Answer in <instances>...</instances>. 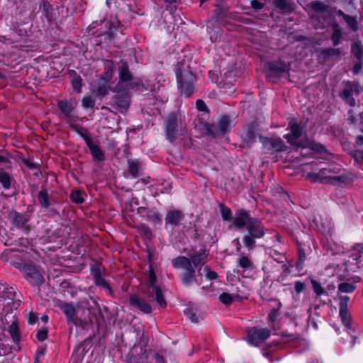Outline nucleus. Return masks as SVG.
Returning a JSON list of instances; mask_svg holds the SVG:
<instances>
[{
    "label": "nucleus",
    "mask_w": 363,
    "mask_h": 363,
    "mask_svg": "<svg viewBox=\"0 0 363 363\" xmlns=\"http://www.w3.org/2000/svg\"><path fill=\"white\" fill-rule=\"evenodd\" d=\"M233 225L237 229L245 227L247 233L242 237L244 246L248 251H252L256 247V240L263 238L265 229L262 222L251 217L249 213L244 209H239L233 218Z\"/></svg>",
    "instance_id": "nucleus-1"
},
{
    "label": "nucleus",
    "mask_w": 363,
    "mask_h": 363,
    "mask_svg": "<svg viewBox=\"0 0 363 363\" xmlns=\"http://www.w3.org/2000/svg\"><path fill=\"white\" fill-rule=\"evenodd\" d=\"M312 169L318 172H308L307 179L313 182H320L337 185L340 184H350L354 179V174L351 172L342 173V166L336 163L325 164L324 167H316V163L311 164Z\"/></svg>",
    "instance_id": "nucleus-2"
},
{
    "label": "nucleus",
    "mask_w": 363,
    "mask_h": 363,
    "mask_svg": "<svg viewBox=\"0 0 363 363\" xmlns=\"http://www.w3.org/2000/svg\"><path fill=\"white\" fill-rule=\"evenodd\" d=\"M340 91V98L350 106L356 105V98L363 91V87L357 81H343Z\"/></svg>",
    "instance_id": "nucleus-3"
},
{
    "label": "nucleus",
    "mask_w": 363,
    "mask_h": 363,
    "mask_svg": "<svg viewBox=\"0 0 363 363\" xmlns=\"http://www.w3.org/2000/svg\"><path fill=\"white\" fill-rule=\"evenodd\" d=\"M177 78L182 94L189 96L194 92L196 77L191 71L189 69L179 70L177 73Z\"/></svg>",
    "instance_id": "nucleus-4"
},
{
    "label": "nucleus",
    "mask_w": 363,
    "mask_h": 363,
    "mask_svg": "<svg viewBox=\"0 0 363 363\" xmlns=\"http://www.w3.org/2000/svg\"><path fill=\"white\" fill-rule=\"evenodd\" d=\"M18 268L32 286H41L44 284L45 279L35 266L28 263L18 264Z\"/></svg>",
    "instance_id": "nucleus-5"
},
{
    "label": "nucleus",
    "mask_w": 363,
    "mask_h": 363,
    "mask_svg": "<svg viewBox=\"0 0 363 363\" xmlns=\"http://www.w3.org/2000/svg\"><path fill=\"white\" fill-rule=\"evenodd\" d=\"M287 129L289 130L290 132L284 136L287 142L291 145L297 147L301 146V143L298 141V140L301 138L303 134V123L295 119H291L289 122Z\"/></svg>",
    "instance_id": "nucleus-6"
},
{
    "label": "nucleus",
    "mask_w": 363,
    "mask_h": 363,
    "mask_svg": "<svg viewBox=\"0 0 363 363\" xmlns=\"http://www.w3.org/2000/svg\"><path fill=\"white\" fill-rule=\"evenodd\" d=\"M156 281L157 278L155 273L150 271L149 274V286L147 290V297L156 301L161 307H165L167 303L160 289L155 285Z\"/></svg>",
    "instance_id": "nucleus-7"
},
{
    "label": "nucleus",
    "mask_w": 363,
    "mask_h": 363,
    "mask_svg": "<svg viewBox=\"0 0 363 363\" xmlns=\"http://www.w3.org/2000/svg\"><path fill=\"white\" fill-rule=\"evenodd\" d=\"M270 336V330L267 328L252 327L247 331V340L254 346H258Z\"/></svg>",
    "instance_id": "nucleus-8"
},
{
    "label": "nucleus",
    "mask_w": 363,
    "mask_h": 363,
    "mask_svg": "<svg viewBox=\"0 0 363 363\" xmlns=\"http://www.w3.org/2000/svg\"><path fill=\"white\" fill-rule=\"evenodd\" d=\"M164 129L166 138L170 143H174L177 138L178 120L175 113H170L164 122Z\"/></svg>",
    "instance_id": "nucleus-9"
},
{
    "label": "nucleus",
    "mask_w": 363,
    "mask_h": 363,
    "mask_svg": "<svg viewBox=\"0 0 363 363\" xmlns=\"http://www.w3.org/2000/svg\"><path fill=\"white\" fill-rule=\"evenodd\" d=\"M264 148L272 152H282L286 150V145L280 138H260Z\"/></svg>",
    "instance_id": "nucleus-10"
},
{
    "label": "nucleus",
    "mask_w": 363,
    "mask_h": 363,
    "mask_svg": "<svg viewBox=\"0 0 363 363\" xmlns=\"http://www.w3.org/2000/svg\"><path fill=\"white\" fill-rule=\"evenodd\" d=\"M184 218L185 215L182 211L179 209L171 208L167 211L165 216V226H179L182 225Z\"/></svg>",
    "instance_id": "nucleus-11"
},
{
    "label": "nucleus",
    "mask_w": 363,
    "mask_h": 363,
    "mask_svg": "<svg viewBox=\"0 0 363 363\" xmlns=\"http://www.w3.org/2000/svg\"><path fill=\"white\" fill-rule=\"evenodd\" d=\"M57 106L60 110L61 113L64 115L65 118L68 122H76L77 117L72 113L75 108L76 104L67 101H59Z\"/></svg>",
    "instance_id": "nucleus-12"
},
{
    "label": "nucleus",
    "mask_w": 363,
    "mask_h": 363,
    "mask_svg": "<svg viewBox=\"0 0 363 363\" xmlns=\"http://www.w3.org/2000/svg\"><path fill=\"white\" fill-rule=\"evenodd\" d=\"M340 300V310L339 313L341 317L342 323L347 328L351 325V317L348 312V303L350 301V297L348 296H341L339 297Z\"/></svg>",
    "instance_id": "nucleus-13"
},
{
    "label": "nucleus",
    "mask_w": 363,
    "mask_h": 363,
    "mask_svg": "<svg viewBox=\"0 0 363 363\" xmlns=\"http://www.w3.org/2000/svg\"><path fill=\"white\" fill-rule=\"evenodd\" d=\"M148 359L147 350L143 347H133L128 355L129 363H145Z\"/></svg>",
    "instance_id": "nucleus-14"
},
{
    "label": "nucleus",
    "mask_w": 363,
    "mask_h": 363,
    "mask_svg": "<svg viewBox=\"0 0 363 363\" xmlns=\"http://www.w3.org/2000/svg\"><path fill=\"white\" fill-rule=\"evenodd\" d=\"M129 302L132 306L139 309L145 313H150L152 311L151 306L148 303L144 300L140 299L136 295H131L129 299Z\"/></svg>",
    "instance_id": "nucleus-15"
},
{
    "label": "nucleus",
    "mask_w": 363,
    "mask_h": 363,
    "mask_svg": "<svg viewBox=\"0 0 363 363\" xmlns=\"http://www.w3.org/2000/svg\"><path fill=\"white\" fill-rule=\"evenodd\" d=\"M172 264L174 268L182 269L185 272L194 269L189 257L182 255L172 259Z\"/></svg>",
    "instance_id": "nucleus-16"
},
{
    "label": "nucleus",
    "mask_w": 363,
    "mask_h": 363,
    "mask_svg": "<svg viewBox=\"0 0 363 363\" xmlns=\"http://www.w3.org/2000/svg\"><path fill=\"white\" fill-rule=\"evenodd\" d=\"M230 123L231 121L229 116L226 115L222 116L218 121L217 126L213 127L215 130L213 131L212 134L216 135L218 130L220 135H225L229 132L230 129Z\"/></svg>",
    "instance_id": "nucleus-17"
},
{
    "label": "nucleus",
    "mask_w": 363,
    "mask_h": 363,
    "mask_svg": "<svg viewBox=\"0 0 363 363\" xmlns=\"http://www.w3.org/2000/svg\"><path fill=\"white\" fill-rule=\"evenodd\" d=\"M118 77L119 81L125 83L131 82L134 79L133 75L129 70L127 63L124 61H121L118 66Z\"/></svg>",
    "instance_id": "nucleus-18"
},
{
    "label": "nucleus",
    "mask_w": 363,
    "mask_h": 363,
    "mask_svg": "<svg viewBox=\"0 0 363 363\" xmlns=\"http://www.w3.org/2000/svg\"><path fill=\"white\" fill-rule=\"evenodd\" d=\"M12 223L18 228H23L28 222V218L17 211H11L9 214Z\"/></svg>",
    "instance_id": "nucleus-19"
},
{
    "label": "nucleus",
    "mask_w": 363,
    "mask_h": 363,
    "mask_svg": "<svg viewBox=\"0 0 363 363\" xmlns=\"http://www.w3.org/2000/svg\"><path fill=\"white\" fill-rule=\"evenodd\" d=\"M268 68L269 71L277 77H281L289 71V66L283 61L269 63Z\"/></svg>",
    "instance_id": "nucleus-20"
},
{
    "label": "nucleus",
    "mask_w": 363,
    "mask_h": 363,
    "mask_svg": "<svg viewBox=\"0 0 363 363\" xmlns=\"http://www.w3.org/2000/svg\"><path fill=\"white\" fill-rule=\"evenodd\" d=\"M38 200L41 207L46 209L50 208L54 203L48 191L43 187L38 194Z\"/></svg>",
    "instance_id": "nucleus-21"
},
{
    "label": "nucleus",
    "mask_w": 363,
    "mask_h": 363,
    "mask_svg": "<svg viewBox=\"0 0 363 363\" xmlns=\"http://www.w3.org/2000/svg\"><path fill=\"white\" fill-rule=\"evenodd\" d=\"M57 306H59L65 314L68 322H72L74 324H77L75 320L74 319L75 308L72 304L63 303L59 301Z\"/></svg>",
    "instance_id": "nucleus-22"
},
{
    "label": "nucleus",
    "mask_w": 363,
    "mask_h": 363,
    "mask_svg": "<svg viewBox=\"0 0 363 363\" xmlns=\"http://www.w3.org/2000/svg\"><path fill=\"white\" fill-rule=\"evenodd\" d=\"M104 72L100 76V79L106 83L111 81L113 77L114 64L112 60H106L104 61Z\"/></svg>",
    "instance_id": "nucleus-23"
},
{
    "label": "nucleus",
    "mask_w": 363,
    "mask_h": 363,
    "mask_svg": "<svg viewBox=\"0 0 363 363\" xmlns=\"http://www.w3.org/2000/svg\"><path fill=\"white\" fill-rule=\"evenodd\" d=\"M354 260V270L363 265V245L358 244L354 247V254L351 256Z\"/></svg>",
    "instance_id": "nucleus-24"
},
{
    "label": "nucleus",
    "mask_w": 363,
    "mask_h": 363,
    "mask_svg": "<svg viewBox=\"0 0 363 363\" xmlns=\"http://www.w3.org/2000/svg\"><path fill=\"white\" fill-rule=\"evenodd\" d=\"M86 145L91 152L93 159L95 161L103 162L105 160L106 157L104 152L101 150L99 145L94 143L93 140Z\"/></svg>",
    "instance_id": "nucleus-25"
},
{
    "label": "nucleus",
    "mask_w": 363,
    "mask_h": 363,
    "mask_svg": "<svg viewBox=\"0 0 363 363\" xmlns=\"http://www.w3.org/2000/svg\"><path fill=\"white\" fill-rule=\"evenodd\" d=\"M69 127L75 131L77 134H79L85 141L86 144L90 143L92 140L89 135V133L86 128L80 126L78 124H76L75 122H68Z\"/></svg>",
    "instance_id": "nucleus-26"
},
{
    "label": "nucleus",
    "mask_w": 363,
    "mask_h": 363,
    "mask_svg": "<svg viewBox=\"0 0 363 363\" xmlns=\"http://www.w3.org/2000/svg\"><path fill=\"white\" fill-rule=\"evenodd\" d=\"M207 255L205 251L199 252V253L189 256L191 264L194 267L203 265L206 262Z\"/></svg>",
    "instance_id": "nucleus-27"
},
{
    "label": "nucleus",
    "mask_w": 363,
    "mask_h": 363,
    "mask_svg": "<svg viewBox=\"0 0 363 363\" xmlns=\"http://www.w3.org/2000/svg\"><path fill=\"white\" fill-rule=\"evenodd\" d=\"M340 48H328L323 50L320 52V56L323 60H328L334 58H338L340 55Z\"/></svg>",
    "instance_id": "nucleus-28"
},
{
    "label": "nucleus",
    "mask_w": 363,
    "mask_h": 363,
    "mask_svg": "<svg viewBox=\"0 0 363 363\" xmlns=\"http://www.w3.org/2000/svg\"><path fill=\"white\" fill-rule=\"evenodd\" d=\"M110 89L109 86L105 82L104 84H99L93 86L91 87V93L98 97L104 96L108 94Z\"/></svg>",
    "instance_id": "nucleus-29"
},
{
    "label": "nucleus",
    "mask_w": 363,
    "mask_h": 363,
    "mask_svg": "<svg viewBox=\"0 0 363 363\" xmlns=\"http://www.w3.org/2000/svg\"><path fill=\"white\" fill-rule=\"evenodd\" d=\"M181 279L185 286H190L192 282L197 283V279L195 275V269H193L189 271L184 272L181 274Z\"/></svg>",
    "instance_id": "nucleus-30"
},
{
    "label": "nucleus",
    "mask_w": 363,
    "mask_h": 363,
    "mask_svg": "<svg viewBox=\"0 0 363 363\" xmlns=\"http://www.w3.org/2000/svg\"><path fill=\"white\" fill-rule=\"evenodd\" d=\"M128 173L132 177L136 178L139 176L141 166L138 160H128Z\"/></svg>",
    "instance_id": "nucleus-31"
},
{
    "label": "nucleus",
    "mask_w": 363,
    "mask_h": 363,
    "mask_svg": "<svg viewBox=\"0 0 363 363\" xmlns=\"http://www.w3.org/2000/svg\"><path fill=\"white\" fill-rule=\"evenodd\" d=\"M333 33L331 40L334 45H337L342 40V30L337 23L332 25Z\"/></svg>",
    "instance_id": "nucleus-32"
},
{
    "label": "nucleus",
    "mask_w": 363,
    "mask_h": 363,
    "mask_svg": "<svg viewBox=\"0 0 363 363\" xmlns=\"http://www.w3.org/2000/svg\"><path fill=\"white\" fill-rule=\"evenodd\" d=\"M115 102L119 108L127 110L130 105L129 97L127 94L117 95L115 97Z\"/></svg>",
    "instance_id": "nucleus-33"
},
{
    "label": "nucleus",
    "mask_w": 363,
    "mask_h": 363,
    "mask_svg": "<svg viewBox=\"0 0 363 363\" xmlns=\"http://www.w3.org/2000/svg\"><path fill=\"white\" fill-rule=\"evenodd\" d=\"M351 52L359 61L362 60L363 57V48L360 41L357 40L353 43L351 47Z\"/></svg>",
    "instance_id": "nucleus-34"
},
{
    "label": "nucleus",
    "mask_w": 363,
    "mask_h": 363,
    "mask_svg": "<svg viewBox=\"0 0 363 363\" xmlns=\"http://www.w3.org/2000/svg\"><path fill=\"white\" fill-rule=\"evenodd\" d=\"M274 6L281 11L289 12L293 10L292 5L289 0H275Z\"/></svg>",
    "instance_id": "nucleus-35"
},
{
    "label": "nucleus",
    "mask_w": 363,
    "mask_h": 363,
    "mask_svg": "<svg viewBox=\"0 0 363 363\" xmlns=\"http://www.w3.org/2000/svg\"><path fill=\"white\" fill-rule=\"evenodd\" d=\"M333 17L332 16V14L330 13V16H323L321 13H318L316 16H314L312 19L315 20L317 19L318 21H320V19H323L324 22L323 23H318L317 24H315V26L316 28H325L327 25L330 24L331 21L333 20Z\"/></svg>",
    "instance_id": "nucleus-36"
},
{
    "label": "nucleus",
    "mask_w": 363,
    "mask_h": 363,
    "mask_svg": "<svg viewBox=\"0 0 363 363\" xmlns=\"http://www.w3.org/2000/svg\"><path fill=\"white\" fill-rule=\"evenodd\" d=\"M11 177L10 174L6 172L3 169L0 168V184L6 189L11 187Z\"/></svg>",
    "instance_id": "nucleus-37"
},
{
    "label": "nucleus",
    "mask_w": 363,
    "mask_h": 363,
    "mask_svg": "<svg viewBox=\"0 0 363 363\" xmlns=\"http://www.w3.org/2000/svg\"><path fill=\"white\" fill-rule=\"evenodd\" d=\"M9 332L14 342H18L20 341L19 329L18 324L16 322L11 323V324L9 326Z\"/></svg>",
    "instance_id": "nucleus-38"
},
{
    "label": "nucleus",
    "mask_w": 363,
    "mask_h": 363,
    "mask_svg": "<svg viewBox=\"0 0 363 363\" xmlns=\"http://www.w3.org/2000/svg\"><path fill=\"white\" fill-rule=\"evenodd\" d=\"M356 289V286L354 284L347 282H342L338 284V291L341 293H352Z\"/></svg>",
    "instance_id": "nucleus-39"
},
{
    "label": "nucleus",
    "mask_w": 363,
    "mask_h": 363,
    "mask_svg": "<svg viewBox=\"0 0 363 363\" xmlns=\"http://www.w3.org/2000/svg\"><path fill=\"white\" fill-rule=\"evenodd\" d=\"M313 8L315 11L321 13L323 16H330V12L328 10V7L321 2H314L313 4Z\"/></svg>",
    "instance_id": "nucleus-40"
},
{
    "label": "nucleus",
    "mask_w": 363,
    "mask_h": 363,
    "mask_svg": "<svg viewBox=\"0 0 363 363\" xmlns=\"http://www.w3.org/2000/svg\"><path fill=\"white\" fill-rule=\"evenodd\" d=\"M219 208L222 218L224 220H231L233 219L232 211L228 207L222 203H220Z\"/></svg>",
    "instance_id": "nucleus-41"
},
{
    "label": "nucleus",
    "mask_w": 363,
    "mask_h": 363,
    "mask_svg": "<svg viewBox=\"0 0 363 363\" xmlns=\"http://www.w3.org/2000/svg\"><path fill=\"white\" fill-rule=\"evenodd\" d=\"M238 265L245 270L253 269V263L247 256H242L239 259Z\"/></svg>",
    "instance_id": "nucleus-42"
},
{
    "label": "nucleus",
    "mask_w": 363,
    "mask_h": 363,
    "mask_svg": "<svg viewBox=\"0 0 363 363\" xmlns=\"http://www.w3.org/2000/svg\"><path fill=\"white\" fill-rule=\"evenodd\" d=\"M237 295L230 294L225 292L222 293L219 296L220 301L225 304V305H230L233 303V301L235 300V298H237Z\"/></svg>",
    "instance_id": "nucleus-43"
},
{
    "label": "nucleus",
    "mask_w": 363,
    "mask_h": 363,
    "mask_svg": "<svg viewBox=\"0 0 363 363\" xmlns=\"http://www.w3.org/2000/svg\"><path fill=\"white\" fill-rule=\"evenodd\" d=\"M147 218L148 220L152 221L155 224L161 223L162 222L161 215L154 210H150L147 212Z\"/></svg>",
    "instance_id": "nucleus-44"
},
{
    "label": "nucleus",
    "mask_w": 363,
    "mask_h": 363,
    "mask_svg": "<svg viewBox=\"0 0 363 363\" xmlns=\"http://www.w3.org/2000/svg\"><path fill=\"white\" fill-rule=\"evenodd\" d=\"M70 199L75 203H82L84 201L83 194L79 190L73 191L70 194Z\"/></svg>",
    "instance_id": "nucleus-45"
},
{
    "label": "nucleus",
    "mask_w": 363,
    "mask_h": 363,
    "mask_svg": "<svg viewBox=\"0 0 363 363\" xmlns=\"http://www.w3.org/2000/svg\"><path fill=\"white\" fill-rule=\"evenodd\" d=\"M345 22L347 24V26L352 30L353 31H357L358 30V23L356 18L350 15L345 16Z\"/></svg>",
    "instance_id": "nucleus-46"
},
{
    "label": "nucleus",
    "mask_w": 363,
    "mask_h": 363,
    "mask_svg": "<svg viewBox=\"0 0 363 363\" xmlns=\"http://www.w3.org/2000/svg\"><path fill=\"white\" fill-rule=\"evenodd\" d=\"M82 105L84 108H93L95 105V99L90 96H84L82 100Z\"/></svg>",
    "instance_id": "nucleus-47"
},
{
    "label": "nucleus",
    "mask_w": 363,
    "mask_h": 363,
    "mask_svg": "<svg viewBox=\"0 0 363 363\" xmlns=\"http://www.w3.org/2000/svg\"><path fill=\"white\" fill-rule=\"evenodd\" d=\"M94 284L96 286H99L103 287L104 289H106L109 292L111 291V289L110 286L108 285V282L102 277H98L97 279H94Z\"/></svg>",
    "instance_id": "nucleus-48"
},
{
    "label": "nucleus",
    "mask_w": 363,
    "mask_h": 363,
    "mask_svg": "<svg viewBox=\"0 0 363 363\" xmlns=\"http://www.w3.org/2000/svg\"><path fill=\"white\" fill-rule=\"evenodd\" d=\"M256 138V133L255 130L253 127H250L247 130L245 139L247 141V143H253L255 140Z\"/></svg>",
    "instance_id": "nucleus-49"
},
{
    "label": "nucleus",
    "mask_w": 363,
    "mask_h": 363,
    "mask_svg": "<svg viewBox=\"0 0 363 363\" xmlns=\"http://www.w3.org/2000/svg\"><path fill=\"white\" fill-rule=\"evenodd\" d=\"M311 284L313 291L317 294V296H321L325 293L324 289L321 286L318 281L315 280H311Z\"/></svg>",
    "instance_id": "nucleus-50"
},
{
    "label": "nucleus",
    "mask_w": 363,
    "mask_h": 363,
    "mask_svg": "<svg viewBox=\"0 0 363 363\" xmlns=\"http://www.w3.org/2000/svg\"><path fill=\"white\" fill-rule=\"evenodd\" d=\"M82 79L80 76H77L74 77L72 80V84L74 90H77V92H81L82 89Z\"/></svg>",
    "instance_id": "nucleus-51"
},
{
    "label": "nucleus",
    "mask_w": 363,
    "mask_h": 363,
    "mask_svg": "<svg viewBox=\"0 0 363 363\" xmlns=\"http://www.w3.org/2000/svg\"><path fill=\"white\" fill-rule=\"evenodd\" d=\"M352 155L355 161L363 164V148L354 150Z\"/></svg>",
    "instance_id": "nucleus-52"
},
{
    "label": "nucleus",
    "mask_w": 363,
    "mask_h": 363,
    "mask_svg": "<svg viewBox=\"0 0 363 363\" xmlns=\"http://www.w3.org/2000/svg\"><path fill=\"white\" fill-rule=\"evenodd\" d=\"M184 313L189 320H191V322L196 323L199 322V320L196 315V313L193 311L192 309L186 308L184 311Z\"/></svg>",
    "instance_id": "nucleus-53"
},
{
    "label": "nucleus",
    "mask_w": 363,
    "mask_h": 363,
    "mask_svg": "<svg viewBox=\"0 0 363 363\" xmlns=\"http://www.w3.org/2000/svg\"><path fill=\"white\" fill-rule=\"evenodd\" d=\"M203 272L206 273V277L209 280H215L218 278V274L214 271H211L208 267L203 268Z\"/></svg>",
    "instance_id": "nucleus-54"
},
{
    "label": "nucleus",
    "mask_w": 363,
    "mask_h": 363,
    "mask_svg": "<svg viewBox=\"0 0 363 363\" xmlns=\"http://www.w3.org/2000/svg\"><path fill=\"white\" fill-rule=\"evenodd\" d=\"M12 348L10 345L4 344V343H0V351H1V356H5L6 354H9L11 352Z\"/></svg>",
    "instance_id": "nucleus-55"
},
{
    "label": "nucleus",
    "mask_w": 363,
    "mask_h": 363,
    "mask_svg": "<svg viewBox=\"0 0 363 363\" xmlns=\"http://www.w3.org/2000/svg\"><path fill=\"white\" fill-rule=\"evenodd\" d=\"M36 337L39 341L46 340L48 338V330L45 328L39 330L37 333Z\"/></svg>",
    "instance_id": "nucleus-56"
},
{
    "label": "nucleus",
    "mask_w": 363,
    "mask_h": 363,
    "mask_svg": "<svg viewBox=\"0 0 363 363\" xmlns=\"http://www.w3.org/2000/svg\"><path fill=\"white\" fill-rule=\"evenodd\" d=\"M196 108L200 111H207L208 107L205 102L201 99H198L196 102Z\"/></svg>",
    "instance_id": "nucleus-57"
},
{
    "label": "nucleus",
    "mask_w": 363,
    "mask_h": 363,
    "mask_svg": "<svg viewBox=\"0 0 363 363\" xmlns=\"http://www.w3.org/2000/svg\"><path fill=\"white\" fill-rule=\"evenodd\" d=\"M306 288V285L303 282L301 281H297L295 282V291L297 294L301 293Z\"/></svg>",
    "instance_id": "nucleus-58"
},
{
    "label": "nucleus",
    "mask_w": 363,
    "mask_h": 363,
    "mask_svg": "<svg viewBox=\"0 0 363 363\" xmlns=\"http://www.w3.org/2000/svg\"><path fill=\"white\" fill-rule=\"evenodd\" d=\"M91 274L94 277V279H97L98 277H101V268L99 266H96L92 267L91 269Z\"/></svg>",
    "instance_id": "nucleus-59"
},
{
    "label": "nucleus",
    "mask_w": 363,
    "mask_h": 363,
    "mask_svg": "<svg viewBox=\"0 0 363 363\" xmlns=\"http://www.w3.org/2000/svg\"><path fill=\"white\" fill-rule=\"evenodd\" d=\"M280 306H281V303H279V307H278V308H279ZM278 310H279V309H274V310H272V311L269 313V315H268V318H269V320L270 321H272V322L275 321V320H276V318H277V315H278Z\"/></svg>",
    "instance_id": "nucleus-60"
},
{
    "label": "nucleus",
    "mask_w": 363,
    "mask_h": 363,
    "mask_svg": "<svg viewBox=\"0 0 363 363\" xmlns=\"http://www.w3.org/2000/svg\"><path fill=\"white\" fill-rule=\"evenodd\" d=\"M38 319V315L34 313H30L28 315V322L30 325L35 324Z\"/></svg>",
    "instance_id": "nucleus-61"
},
{
    "label": "nucleus",
    "mask_w": 363,
    "mask_h": 363,
    "mask_svg": "<svg viewBox=\"0 0 363 363\" xmlns=\"http://www.w3.org/2000/svg\"><path fill=\"white\" fill-rule=\"evenodd\" d=\"M153 359L155 360L156 363H166L164 357L158 352H155L153 354Z\"/></svg>",
    "instance_id": "nucleus-62"
},
{
    "label": "nucleus",
    "mask_w": 363,
    "mask_h": 363,
    "mask_svg": "<svg viewBox=\"0 0 363 363\" xmlns=\"http://www.w3.org/2000/svg\"><path fill=\"white\" fill-rule=\"evenodd\" d=\"M252 7L255 9H262L264 7V4L257 0H253L251 1Z\"/></svg>",
    "instance_id": "nucleus-63"
},
{
    "label": "nucleus",
    "mask_w": 363,
    "mask_h": 363,
    "mask_svg": "<svg viewBox=\"0 0 363 363\" xmlns=\"http://www.w3.org/2000/svg\"><path fill=\"white\" fill-rule=\"evenodd\" d=\"M23 164H24L26 167H28L29 169H33L35 168V164H34L32 161H30V160H28V159H23Z\"/></svg>",
    "instance_id": "nucleus-64"
}]
</instances>
